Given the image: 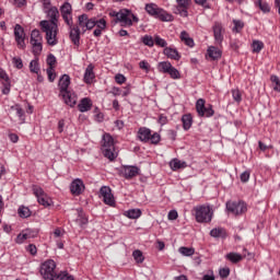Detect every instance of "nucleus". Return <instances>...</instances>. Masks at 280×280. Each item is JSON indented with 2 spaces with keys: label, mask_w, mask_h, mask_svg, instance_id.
Wrapping results in <instances>:
<instances>
[{
  "label": "nucleus",
  "mask_w": 280,
  "mask_h": 280,
  "mask_svg": "<svg viewBox=\"0 0 280 280\" xmlns=\"http://www.w3.org/2000/svg\"><path fill=\"white\" fill-rule=\"evenodd\" d=\"M39 272L45 280H75L73 276L69 275V271L56 273V261L51 259L42 264Z\"/></svg>",
  "instance_id": "obj_1"
},
{
  "label": "nucleus",
  "mask_w": 280,
  "mask_h": 280,
  "mask_svg": "<svg viewBox=\"0 0 280 280\" xmlns=\"http://www.w3.org/2000/svg\"><path fill=\"white\" fill-rule=\"evenodd\" d=\"M70 84H71V77H69V74H63L59 79L60 95L65 104H67V106H70V108H73V106L78 104V95H75V92L69 90Z\"/></svg>",
  "instance_id": "obj_2"
},
{
  "label": "nucleus",
  "mask_w": 280,
  "mask_h": 280,
  "mask_svg": "<svg viewBox=\"0 0 280 280\" xmlns=\"http://www.w3.org/2000/svg\"><path fill=\"white\" fill-rule=\"evenodd\" d=\"M42 32L46 33L47 45L56 47L58 45V24H49V21L43 20L39 22Z\"/></svg>",
  "instance_id": "obj_3"
},
{
  "label": "nucleus",
  "mask_w": 280,
  "mask_h": 280,
  "mask_svg": "<svg viewBox=\"0 0 280 280\" xmlns=\"http://www.w3.org/2000/svg\"><path fill=\"white\" fill-rule=\"evenodd\" d=\"M195 220L199 224H209L213 220V209L210 206L201 205L192 209Z\"/></svg>",
  "instance_id": "obj_4"
},
{
  "label": "nucleus",
  "mask_w": 280,
  "mask_h": 280,
  "mask_svg": "<svg viewBox=\"0 0 280 280\" xmlns=\"http://www.w3.org/2000/svg\"><path fill=\"white\" fill-rule=\"evenodd\" d=\"M145 12L149 14V16H153V19H159V21L163 22H172L174 21V15L167 13V11L159 8L156 3H148L144 7Z\"/></svg>",
  "instance_id": "obj_5"
},
{
  "label": "nucleus",
  "mask_w": 280,
  "mask_h": 280,
  "mask_svg": "<svg viewBox=\"0 0 280 280\" xmlns=\"http://www.w3.org/2000/svg\"><path fill=\"white\" fill-rule=\"evenodd\" d=\"M102 152L105 159H108L109 161H115L117 159V152H115V140L109 133L103 135Z\"/></svg>",
  "instance_id": "obj_6"
},
{
  "label": "nucleus",
  "mask_w": 280,
  "mask_h": 280,
  "mask_svg": "<svg viewBox=\"0 0 280 280\" xmlns=\"http://www.w3.org/2000/svg\"><path fill=\"white\" fill-rule=\"evenodd\" d=\"M128 14H130V10L128 9H121L119 12L117 11H109V16L112 19H116L115 23H121L122 27H131L132 20L128 19Z\"/></svg>",
  "instance_id": "obj_7"
},
{
  "label": "nucleus",
  "mask_w": 280,
  "mask_h": 280,
  "mask_svg": "<svg viewBox=\"0 0 280 280\" xmlns=\"http://www.w3.org/2000/svg\"><path fill=\"white\" fill-rule=\"evenodd\" d=\"M207 104V101L203 98H199L196 102V112L199 115V117H213L215 115V110H213V105H205Z\"/></svg>",
  "instance_id": "obj_8"
},
{
  "label": "nucleus",
  "mask_w": 280,
  "mask_h": 280,
  "mask_svg": "<svg viewBox=\"0 0 280 280\" xmlns=\"http://www.w3.org/2000/svg\"><path fill=\"white\" fill-rule=\"evenodd\" d=\"M226 210L229 213H233V215H243L248 211V207L246 202L238 200V201H228L226 202Z\"/></svg>",
  "instance_id": "obj_9"
},
{
  "label": "nucleus",
  "mask_w": 280,
  "mask_h": 280,
  "mask_svg": "<svg viewBox=\"0 0 280 280\" xmlns=\"http://www.w3.org/2000/svg\"><path fill=\"white\" fill-rule=\"evenodd\" d=\"M33 194L37 198V202L43 207H51V198L45 194V190L40 186H32Z\"/></svg>",
  "instance_id": "obj_10"
},
{
  "label": "nucleus",
  "mask_w": 280,
  "mask_h": 280,
  "mask_svg": "<svg viewBox=\"0 0 280 280\" xmlns=\"http://www.w3.org/2000/svg\"><path fill=\"white\" fill-rule=\"evenodd\" d=\"M120 174L126 178V180H131L136 176L141 174V168L135 165H122L120 168Z\"/></svg>",
  "instance_id": "obj_11"
},
{
  "label": "nucleus",
  "mask_w": 280,
  "mask_h": 280,
  "mask_svg": "<svg viewBox=\"0 0 280 280\" xmlns=\"http://www.w3.org/2000/svg\"><path fill=\"white\" fill-rule=\"evenodd\" d=\"M61 16L65 21V23L69 26H73V9L71 8V3L65 2L60 8Z\"/></svg>",
  "instance_id": "obj_12"
},
{
  "label": "nucleus",
  "mask_w": 280,
  "mask_h": 280,
  "mask_svg": "<svg viewBox=\"0 0 280 280\" xmlns=\"http://www.w3.org/2000/svg\"><path fill=\"white\" fill-rule=\"evenodd\" d=\"M100 194L105 205H108L109 207H115V197L113 196V191L110 190V187L108 186L101 187Z\"/></svg>",
  "instance_id": "obj_13"
},
{
  "label": "nucleus",
  "mask_w": 280,
  "mask_h": 280,
  "mask_svg": "<svg viewBox=\"0 0 280 280\" xmlns=\"http://www.w3.org/2000/svg\"><path fill=\"white\" fill-rule=\"evenodd\" d=\"M14 36L19 49H25V30L20 24H16L14 27Z\"/></svg>",
  "instance_id": "obj_14"
},
{
  "label": "nucleus",
  "mask_w": 280,
  "mask_h": 280,
  "mask_svg": "<svg viewBox=\"0 0 280 280\" xmlns=\"http://www.w3.org/2000/svg\"><path fill=\"white\" fill-rule=\"evenodd\" d=\"M84 182L80 178L72 180V183L70 184V192L72 194V196H81V194L84 192Z\"/></svg>",
  "instance_id": "obj_15"
},
{
  "label": "nucleus",
  "mask_w": 280,
  "mask_h": 280,
  "mask_svg": "<svg viewBox=\"0 0 280 280\" xmlns=\"http://www.w3.org/2000/svg\"><path fill=\"white\" fill-rule=\"evenodd\" d=\"M45 14H47V18L49 19L48 24L49 25H58V19H60V11H58L57 7H51L50 9H46L44 11Z\"/></svg>",
  "instance_id": "obj_16"
},
{
  "label": "nucleus",
  "mask_w": 280,
  "mask_h": 280,
  "mask_svg": "<svg viewBox=\"0 0 280 280\" xmlns=\"http://www.w3.org/2000/svg\"><path fill=\"white\" fill-rule=\"evenodd\" d=\"M177 3V14L184 18L189 16V7L191 5V0H176Z\"/></svg>",
  "instance_id": "obj_17"
},
{
  "label": "nucleus",
  "mask_w": 280,
  "mask_h": 280,
  "mask_svg": "<svg viewBox=\"0 0 280 280\" xmlns=\"http://www.w3.org/2000/svg\"><path fill=\"white\" fill-rule=\"evenodd\" d=\"M212 30L215 43H218V45L222 44V40H224V27L222 26V23L215 22Z\"/></svg>",
  "instance_id": "obj_18"
},
{
  "label": "nucleus",
  "mask_w": 280,
  "mask_h": 280,
  "mask_svg": "<svg viewBox=\"0 0 280 280\" xmlns=\"http://www.w3.org/2000/svg\"><path fill=\"white\" fill-rule=\"evenodd\" d=\"M95 69V67L93 66V63H90L84 72L83 75V82H85V84H93V81L95 80V72L93 71Z\"/></svg>",
  "instance_id": "obj_19"
},
{
  "label": "nucleus",
  "mask_w": 280,
  "mask_h": 280,
  "mask_svg": "<svg viewBox=\"0 0 280 280\" xmlns=\"http://www.w3.org/2000/svg\"><path fill=\"white\" fill-rule=\"evenodd\" d=\"M78 108L80 113H89L93 108V102L89 97H84L80 101Z\"/></svg>",
  "instance_id": "obj_20"
},
{
  "label": "nucleus",
  "mask_w": 280,
  "mask_h": 280,
  "mask_svg": "<svg viewBox=\"0 0 280 280\" xmlns=\"http://www.w3.org/2000/svg\"><path fill=\"white\" fill-rule=\"evenodd\" d=\"M152 136V130H150V128L148 127H141L138 130V138L140 139V141H142L143 143H148V141H150V137Z\"/></svg>",
  "instance_id": "obj_21"
},
{
  "label": "nucleus",
  "mask_w": 280,
  "mask_h": 280,
  "mask_svg": "<svg viewBox=\"0 0 280 280\" xmlns=\"http://www.w3.org/2000/svg\"><path fill=\"white\" fill-rule=\"evenodd\" d=\"M163 54L171 60H180V52H178L176 48L166 47L164 48Z\"/></svg>",
  "instance_id": "obj_22"
},
{
  "label": "nucleus",
  "mask_w": 280,
  "mask_h": 280,
  "mask_svg": "<svg viewBox=\"0 0 280 280\" xmlns=\"http://www.w3.org/2000/svg\"><path fill=\"white\" fill-rule=\"evenodd\" d=\"M70 39L73 43V45H75L77 47H80V27L70 26Z\"/></svg>",
  "instance_id": "obj_23"
},
{
  "label": "nucleus",
  "mask_w": 280,
  "mask_h": 280,
  "mask_svg": "<svg viewBox=\"0 0 280 280\" xmlns=\"http://www.w3.org/2000/svg\"><path fill=\"white\" fill-rule=\"evenodd\" d=\"M226 230L224 228H214L210 231V236L215 240H226Z\"/></svg>",
  "instance_id": "obj_24"
},
{
  "label": "nucleus",
  "mask_w": 280,
  "mask_h": 280,
  "mask_svg": "<svg viewBox=\"0 0 280 280\" xmlns=\"http://www.w3.org/2000/svg\"><path fill=\"white\" fill-rule=\"evenodd\" d=\"M171 170L176 172L177 170H185L187 167V162L174 159L170 162Z\"/></svg>",
  "instance_id": "obj_25"
},
{
  "label": "nucleus",
  "mask_w": 280,
  "mask_h": 280,
  "mask_svg": "<svg viewBox=\"0 0 280 280\" xmlns=\"http://www.w3.org/2000/svg\"><path fill=\"white\" fill-rule=\"evenodd\" d=\"M182 124L184 130H189L191 126L194 125V117H191V114H185L182 116Z\"/></svg>",
  "instance_id": "obj_26"
},
{
  "label": "nucleus",
  "mask_w": 280,
  "mask_h": 280,
  "mask_svg": "<svg viewBox=\"0 0 280 280\" xmlns=\"http://www.w3.org/2000/svg\"><path fill=\"white\" fill-rule=\"evenodd\" d=\"M207 51L209 58H211L212 60H218L222 58V51H220V49H218L215 46L209 47Z\"/></svg>",
  "instance_id": "obj_27"
},
{
  "label": "nucleus",
  "mask_w": 280,
  "mask_h": 280,
  "mask_svg": "<svg viewBox=\"0 0 280 280\" xmlns=\"http://www.w3.org/2000/svg\"><path fill=\"white\" fill-rule=\"evenodd\" d=\"M141 214V209H130L125 212L126 218H129V220H139Z\"/></svg>",
  "instance_id": "obj_28"
},
{
  "label": "nucleus",
  "mask_w": 280,
  "mask_h": 280,
  "mask_svg": "<svg viewBox=\"0 0 280 280\" xmlns=\"http://www.w3.org/2000/svg\"><path fill=\"white\" fill-rule=\"evenodd\" d=\"M180 40L187 45V47H194V38L189 37V33L187 31H183L180 33Z\"/></svg>",
  "instance_id": "obj_29"
},
{
  "label": "nucleus",
  "mask_w": 280,
  "mask_h": 280,
  "mask_svg": "<svg viewBox=\"0 0 280 280\" xmlns=\"http://www.w3.org/2000/svg\"><path fill=\"white\" fill-rule=\"evenodd\" d=\"M171 68H172V62L170 61H160L158 63V71H160V73H168Z\"/></svg>",
  "instance_id": "obj_30"
},
{
  "label": "nucleus",
  "mask_w": 280,
  "mask_h": 280,
  "mask_svg": "<svg viewBox=\"0 0 280 280\" xmlns=\"http://www.w3.org/2000/svg\"><path fill=\"white\" fill-rule=\"evenodd\" d=\"M34 56H40L43 52V40L31 42Z\"/></svg>",
  "instance_id": "obj_31"
},
{
  "label": "nucleus",
  "mask_w": 280,
  "mask_h": 280,
  "mask_svg": "<svg viewBox=\"0 0 280 280\" xmlns=\"http://www.w3.org/2000/svg\"><path fill=\"white\" fill-rule=\"evenodd\" d=\"M11 110H15L20 121H22V124H25V110L21 108V105L16 104L11 106Z\"/></svg>",
  "instance_id": "obj_32"
},
{
  "label": "nucleus",
  "mask_w": 280,
  "mask_h": 280,
  "mask_svg": "<svg viewBox=\"0 0 280 280\" xmlns=\"http://www.w3.org/2000/svg\"><path fill=\"white\" fill-rule=\"evenodd\" d=\"M225 257L232 264H240V261H242V259H244V256H242L241 254H237V253H229Z\"/></svg>",
  "instance_id": "obj_33"
},
{
  "label": "nucleus",
  "mask_w": 280,
  "mask_h": 280,
  "mask_svg": "<svg viewBox=\"0 0 280 280\" xmlns=\"http://www.w3.org/2000/svg\"><path fill=\"white\" fill-rule=\"evenodd\" d=\"M178 253L184 257H191L196 253V249L194 247H179Z\"/></svg>",
  "instance_id": "obj_34"
},
{
  "label": "nucleus",
  "mask_w": 280,
  "mask_h": 280,
  "mask_svg": "<svg viewBox=\"0 0 280 280\" xmlns=\"http://www.w3.org/2000/svg\"><path fill=\"white\" fill-rule=\"evenodd\" d=\"M255 5H257L259 8V10H261V12H264L265 14L270 12V4H268L267 2H262L261 0H257L255 2Z\"/></svg>",
  "instance_id": "obj_35"
},
{
  "label": "nucleus",
  "mask_w": 280,
  "mask_h": 280,
  "mask_svg": "<svg viewBox=\"0 0 280 280\" xmlns=\"http://www.w3.org/2000/svg\"><path fill=\"white\" fill-rule=\"evenodd\" d=\"M43 40V35L40 34V31L33 30L31 33V43H37Z\"/></svg>",
  "instance_id": "obj_36"
},
{
  "label": "nucleus",
  "mask_w": 280,
  "mask_h": 280,
  "mask_svg": "<svg viewBox=\"0 0 280 280\" xmlns=\"http://www.w3.org/2000/svg\"><path fill=\"white\" fill-rule=\"evenodd\" d=\"M166 73L170 75V78H172V80H179L180 78V72L174 66H171L168 72Z\"/></svg>",
  "instance_id": "obj_37"
},
{
  "label": "nucleus",
  "mask_w": 280,
  "mask_h": 280,
  "mask_svg": "<svg viewBox=\"0 0 280 280\" xmlns=\"http://www.w3.org/2000/svg\"><path fill=\"white\" fill-rule=\"evenodd\" d=\"M18 213L20 218H30V215H32V211L30 210V208L24 206L19 208Z\"/></svg>",
  "instance_id": "obj_38"
},
{
  "label": "nucleus",
  "mask_w": 280,
  "mask_h": 280,
  "mask_svg": "<svg viewBox=\"0 0 280 280\" xmlns=\"http://www.w3.org/2000/svg\"><path fill=\"white\" fill-rule=\"evenodd\" d=\"M141 43H143V45H145L147 47H154V37H152L151 35H144L141 38Z\"/></svg>",
  "instance_id": "obj_39"
},
{
  "label": "nucleus",
  "mask_w": 280,
  "mask_h": 280,
  "mask_svg": "<svg viewBox=\"0 0 280 280\" xmlns=\"http://www.w3.org/2000/svg\"><path fill=\"white\" fill-rule=\"evenodd\" d=\"M132 257L137 261V264H143V261L145 259L143 257V253L141 250H139V249L133 250Z\"/></svg>",
  "instance_id": "obj_40"
},
{
  "label": "nucleus",
  "mask_w": 280,
  "mask_h": 280,
  "mask_svg": "<svg viewBox=\"0 0 280 280\" xmlns=\"http://www.w3.org/2000/svg\"><path fill=\"white\" fill-rule=\"evenodd\" d=\"M270 81H271V84L273 85V91H277L278 93H280V80H279V77H277L276 74H272L270 77Z\"/></svg>",
  "instance_id": "obj_41"
},
{
  "label": "nucleus",
  "mask_w": 280,
  "mask_h": 280,
  "mask_svg": "<svg viewBox=\"0 0 280 280\" xmlns=\"http://www.w3.org/2000/svg\"><path fill=\"white\" fill-rule=\"evenodd\" d=\"M253 47V52L254 54H259V51H261V49H264V42L261 40H254L252 44Z\"/></svg>",
  "instance_id": "obj_42"
},
{
  "label": "nucleus",
  "mask_w": 280,
  "mask_h": 280,
  "mask_svg": "<svg viewBox=\"0 0 280 280\" xmlns=\"http://www.w3.org/2000/svg\"><path fill=\"white\" fill-rule=\"evenodd\" d=\"M233 23H234L233 32H235V34H240V32L244 30V23L242 22V20H233Z\"/></svg>",
  "instance_id": "obj_43"
},
{
  "label": "nucleus",
  "mask_w": 280,
  "mask_h": 280,
  "mask_svg": "<svg viewBox=\"0 0 280 280\" xmlns=\"http://www.w3.org/2000/svg\"><path fill=\"white\" fill-rule=\"evenodd\" d=\"M232 97L236 104H242V92L238 89L232 90Z\"/></svg>",
  "instance_id": "obj_44"
},
{
  "label": "nucleus",
  "mask_w": 280,
  "mask_h": 280,
  "mask_svg": "<svg viewBox=\"0 0 280 280\" xmlns=\"http://www.w3.org/2000/svg\"><path fill=\"white\" fill-rule=\"evenodd\" d=\"M154 44L158 47H164V49L167 47V40L163 39L161 36L159 35H154Z\"/></svg>",
  "instance_id": "obj_45"
},
{
  "label": "nucleus",
  "mask_w": 280,
  "mask_h": 280,
  "mask_svg": "<svg viewBox=\"0 0 280 280\" xmlns=\"http://www.w3.org/2000/svg\"><path fill=\"white\" fill-rule=\"evenodd\" d=\"M46 73L49 82H54L56 80V70L54 69V67H48L46 69Z\"/></svg>",
  "instance_id": "obj_46"
},
{
  "label": "nucleus",
  "mask_w": 280,
  "mask_h": 280,
  "mask_svg": "<svg viewBox=\"0 0 280 280\" xmlns=\"http://www.w3.org/2000/svg\"><path fill=\"white\" fill-rule=\"evenodd\" d=\"M30 71L31 73H38V71H40V67L38 66V60H32L30 62Z\"/></svg>",
  "instance_id": "obj_47"
},
{
  "label": "nucleus",
  "mask_w": 280,
  "mask_h": 280,
  "mask_svg": "<svg viewBox=\"0 0 280 280\" xmlns=\"http://www.w3.org/2000/svg\"><path fill=\"white\" fill-rule=\"evenodd\" d=\"M24 240H30V234L27 233V230L23 231L21 234L18 235L16 242L18 244H23Z\"/></svg>",
  "instance_id": "obj_48"
},
{
  "label": "nucleus",
  "mask_w": 280,
  "mask_h": 280,
  "mask_svg": "<svg viewBox=\"0 0 280 280\" xmlns=\"http://www.w3.org/2000/svg\"><path fill=\"white\" fill-rule=\"evenodd\" d=\"M2 84V94L3 95H10V91L12 89V83L11 82H1Z\"/></svg>",
  "instance_id": "obj_49"
},
{
  "label": "nucleus",
  "mask_w": 280,
  "mask_h": 280,
  "mask_svg": "<svg viewBox=\"0 0 280 280\" xmlns=\"http://www.w3.org/2000/svg\"><path fill=\"white\" fill-rule=\"evenodd\" d=\"M46 62L48 67H56V62H57L56 56H54V54H49L47 56Z\"/></svg>",
  "instance_id": "obj_50"
},
{
  "label": "nucleus",
  "mask_w": 280,
  "mask_h": 280,
  "mask_svg": "<svg viewBox=\"0 0 280 280\" xmlns=\"http://www.w3.org/2000/svg\"><path fill=\"white\" fill-rule=\"evenodd\" d=\"M12 63L16 69H23V59H21V57H13Z\"/></svg>",
  "instance_id": "obj_51"
},
{
  "label": "nucleus",
  "mask_w": 280,
  "mask_h": 280,
  "mask_svg": "<svg viewBox=\"0 0 280 280\" xmlns=\"http://www.w3.org/2000/svg\"><path fill=\"white\" fill-rule=\"evenodd\" d=\"M89 21V15L82 14L79 16V26L80 27H86V23Z\"/></svg>",
  "instance_id": "obj_52"
},
{
  "label": "nucleus",
  "mask_w": 280,
  "mask_h": 280,
  "mask_svg": "<svg viewBox=\"0 0 280 280\" xmlns=\"http://www.w3.org/2000/svg\"><path fill=\"white\" fill-rule=\"evenodd\" d=\"M150 141L151 143H153V145L159 144L161 141V135H159L158 132H154L153 135L151 133Z\"/></svg>",
  "instance_id": "obj_53"
},
{
  "label": "nucleus",
  "mask_w": 280,
  "mask_h": 280,
  "mask_svg": "<svg viewBox=\"0 0 280 280\" xmlns=\"http://www.w3.org/2000/svg\"><path fill=\"white\" fill-rule=\"evenodd\" d=\"M95 27L104 32L106 30V21L104 19L96 20Z\"/></svg>",
  "instance_id": "obj_54"
},
{
  "label": "nucleus",
  "mask_w": 280,
  "mask_h": 280,
  "mask_svg": "<svg viewBox=\"0 0 280 280\" xmlns=\"http://www.w3.org/2000/svg\"><path fill=\"white\" fill-rule=\"evenodd\" d=\"M0 80H2L1 82H11L8 72L3 68H0Z\"/></svg>",
  "instance_id": "obj_55"
},
{
  "label": "nucleus",
  "mask_w": 280,
  "mask_h": 280,
  "mask_svg": "<svg viewBox=\"0 0 280 280\" xmlns=\"http://www.w3.org/2000/svg\"><path fill=\"white\" fill-rule=\"evenodd\" d=\"M250 180V171H245L241 174V182L248 183Z\"/></svg>",
  "instance_id": "obj_56"
},
{
  "label": "nucleus",
  "mask_w": 280,
  "mask_h": 280,
  "mask_svg": "<svg viewBox=\"0 0 280 280\" xmlns=\"http://www.w3.org/2000/svg\"><path fill=\"white\" fill-rule=\"evenodd\" d=\"M219 275L222 279H226V277L231 275V269L229 268L220 269Z\"/></svg>",
  "instance_id": "obj_57"
},
{
  "label": "nucleus",
  "mask_w": 280,
  "mask_h": 280,
  "mask_svg": "<svg viewBox=\"0 0 280 280\" xmlns=\"http://www.w3.org/2000/svg\"><path fill=\"white\" fill-rule=\"evenodd\" d=\"M96 25V19H88V22L85 23L86 30H93Z\"/></svg>",
  "instance_id": "obj_58"
},
{
  "label": "nucleus",
  "mask_w": 280,
  "mask_h": 280,
  "mask_svg": "<svg viewBox=\"0 0 280 280\" xmlns=\"http://www.w3.org/2000/svg\"><path fill=\"white\" fill-rule=\"evenodd\" d=\"M115 82H117V84H124V82H126V77L121 73H118L115 75Z\"/></svg>",
  "instance_id": "obj_59"
},
{
  "label": "nucleus",
  "mask_w": 280,
  "mask_h": 280,
  "mask_svg": "<svg viewBox=\"0 0 280 280\" xmlns=\"http://www.w3.org/2000/svg\"><path fill=\"white\" fill-rule=\"evenodd\" d=\"M139 67L143 71H147V73H148V71H150V63H148V61H145V60L140 61Z\"/></svg>",
  "instance_id": "obj_60"
},
{
  "label": "nucleus",
  "mask_w": 280,
  "mask_h": 280,
  "mask_svg": "<svg viewBox=\"0 0 280 280\" xmlns=\"http://www.w3.org/2000/svg\"><path fill=\"white\" fill-rule=\"evenodd\" d=\"M26 233L28 234V240H32L38 236L37 230L26 229Z\"/></svg>",
  "instance_id": "obj_61"
},
{
  "label": "nucleus",
  "mask_w": 280,
  "mask_h": 280,
  "mask_svg": "<svg viewBox=\"0 0 280 280\" xmlns=\"http://www.w3.org/2000/svg\"><path fill=\"white\" fill-rule=\"evenodd\" d=\"M158 124H160V126H165V124H167V116L161 114L159 116Z\"/></svg>",
  "instance_id": "obj_62"
},
{
  "label": "nucleus",
  "mask_w": 280,
  "mask_h": 280,
  "mask_svg": "<svg viewBox=\"0 0 280 280\" xmlns=\"http://www.w3.org/2000/svg\"><path fill=\"white\" fill-rule=\"evenodd\" d=\"M168 220H176L178 218V212L176 210H171L167 215Z\"/></svg>",
  "instance_id": "obj_63"
},
{
  "label": "nucleus",
  "mask_w": 280,
  "mask_h": 280,
  "mask_svg": "<svg viewBox=\"0 0 280 280\" xmlns=\"http://www.w3.org/2000/svg\"><path fill=\"white\" fill-rule=\"evenodd\" d=\"M28 253H31L32 255H36L37 249H36V245L34 244H30L27 247Z\"/></svg>",
  "instance_id": "obj_64"
}]
</instances>
